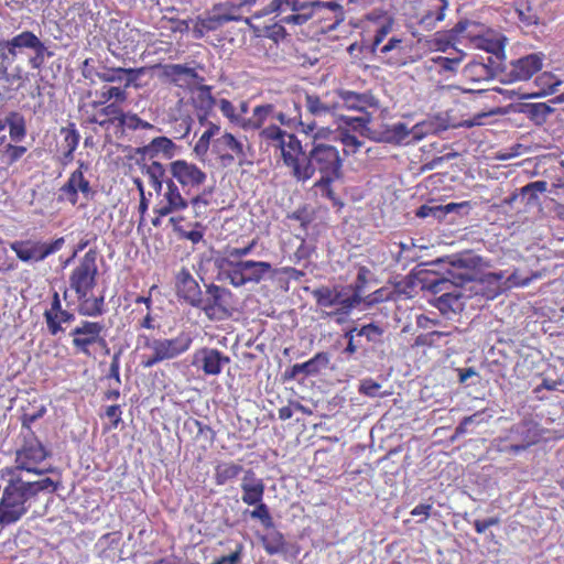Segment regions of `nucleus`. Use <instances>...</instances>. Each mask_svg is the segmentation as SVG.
I'll return each instance as SVG.
<instances>
[{
  "mask_svg": "<svg viewBox=\"0 0 564 564\" xmlns=\"http://www.w3.org/2000/svg\"><path fill=\"white\" fill-rule=\"evenodd\" d=\"M205 286V296H202V304L197 308L210 319L229 316L235 304L234 293L214 283Z\"/></svg>",
  "mask_w": 564,
  "mask_h": 564,
  "instance_id": "obj_18",
  "label": "nucleus"
},
{
  "mask_svg": "<svg viewBox=\"0 0 564 564\" xmlns=\"http://www.w3.org/2000/svg\"><path fill=\"white\" fill-rule=\"evenodd\" d=\"M178 145L167 137L153 138L148 144L139 147L134 150L137 158V165L139 166L142 175L148 180L159 175H164L166 164L160 160L172 161L176 155Z\"/></svg>",
  "mask_w": 564,
  "mask_h": 564,
  "instance_id": "obj_7",
  "label": "nucleus"
},
{
  "mask_svg": "<svg viewBox=\"0 0 564 564\" xmlns=\"http://www.w3.org/2000/svg\"><path fill=\"white\" fill-rule=\"evenodd\" d=\"M315 1L313 2H304L301 6V9L295 10L292 15L288 18L289 22H293L295 24H303L308 20H314L315 17Z\"/></svg>",
  "mask_w": 564,
  "mask_h": 564,
  "instance_id": "obj_55",
  "label": "nucleus"
},
{
  "mask_svg": "<svg viewBox=\"0 0 564 564\" xmlns=\"http://www.w3.org/2000/svg\"><path fill=\"white\" fill-rule=\"evenodd\" d=\"M304 3L302 0H272L261 13L254 14L256 18L268 15L274 12H285L288 10L295 11L301 9Z\"/></svg>",
  "mask_w": 564,
  "mask_h": 564,
  "instance_id": "obj_51",
  "label": "nucleus"
},
{
  "mask_svg": "<svg viewBox=\"0 0 564 564\" xmlns=\"http://www.w3.org/2000/svg\"><path fill=\"white\" fill-rule=\"evenodd\" d=\"M242 470L243 467L240 464L234 462L220 463L215 467V482L218 486L226 485L235 480Z\"/></svg>",
  "mask_w": 564,
  "mask_h": 564,
  "instance_id": "obj_45",
  "label": "nucleus"
},
{
  "mask_svg": "<svg viewBox=\"0 0 564 564\" xmlns=\"http://www.w3.org/2000/svg\"><path fill=\"white\" fill-rule=\"evenodd\" d=\"M457 372L458 381L460 383H465L467 386H475L480 381L479 373L473 367L457 369Z\"/></svg>",
  "mask_w": 564,
  "mask_h": 564,
  "instance_id": "obj_63",
  "label": "nucleus"
},
{
  "mask_svg": "<svg viewBox=\"0 0 564 564\" xmlns=\"http://www.w3.org/2000/svg\"><path fill=\"white\" fill-rule=\"evenodd\" d=\"M212 153L223 167H229L235 162L243 166L248 162L243 143L230 132H224L213 140Z\"/></svg>",
  "mask_w": 564,
  "mask_h": 564,
  "instance_id": "obj_19",
  "label": "nucleus"
},
{
  "mask_svg": "<svg viewBox=\"0 0 564 564\" xmlns=\"http://www.w3.org/2000/svg\"><path fill=\"white\" fill-rule=\"evenodd\" d=\"M175 292L180 301L197 308L202 304V290L188 269L182 268L175 276Z\"/></svg>",
  "mask_w": 564,
  "mask_h": 564,
  "instance_id": "obj_26",
  "label": "nucleus"
},
{
  "mask_svg": "<svg viewBox=\"0 0 564 564\" xmlns=\"http://www.w3.org/2000/svg\"><path fill=\"white\" fill-rule=\"evenodd\" d=\"M169 181L180 187L185 195L198 192L207 182L206 171L186 159H175L166 164L164 171Z\"/></svg>",
  "mask_w": 564,
  "mask_h": 564,
  "instance_id": "obj_11",
  "label": "nucleus"
},
{
  "mask_svg": "<svg viewBox=\"0 0 564 564\" xmlns=\"http://www.w3.org/2000/svg\"><path fill=\"white\" fill-rule=\"evenodd\" d=\"M254 509L250 511V517L252 519L260 520L262 524L270 525L272 522V518L270 514L269 507L263 502V500L259 503H254Z\"/></svg>",
  "mask_w": 564,
  "mask_h": 564,
  "instance_id": "obj_61",
  "label": "nucleus"
},
{
  "mask_svg": "<svg viewBox=\"0 0 564 564\" xmlns=\"http://www.w3.org/2000/svg\"><path fill=\"white\" fill-rule=\"evenodd\" d=\"M230 357L217 348L202 347L193 354L192 365L206 376H219Z\"/></svg>",
  "mask_w": 564,
  "mask_h": 564,
  "instance_id": "obj_24",
  "label": "nucleus"
},
{
  "mask_svg": "<svg viewBox=\"0 0 564 564\" xmlns=\"http://www.w3.org/2000/svg\"><path fill=\"white\" fill-rule=\"evenodd\" d=\"M377 284L375 274L369 269L359 267L355 281V308L362 306L365 310L387 300L383 289L372 290Z\"/></svg>",
  "mask_w": 564,
  "mask_h": 564,
  "instance_id": "obj_20",
  "label": "nucleus"
},
{
  "mask_svg": "<svg viewBox=\"0 0 564 564\" xmlns=\"http://www.w3.org/2000/svg\"><path fill=\"white\" fill-rule=\"evenodd\" d=\"M372 474V468L370 465H366V468L362 470H355V488L357 490V495L360 505H369L375 499L373 495V486L370 481V476Z\"/></svg>",
  "mask_w": 564,
  "mask_h": 564,
  "instance_id": "obj_39",
  "label": "nucleus"
},
{
  "mask_svg": "<svg viewBox=\"0 0 564 564\" xmlns=\"http://www.w3.org/2000/svg\"><path fill=\"white\" fill-rule=\"evenodd\" d=\"M218 108L221 111V113L229 119V121L240 128H242L243 119L241 115H238L236 111V108L234 104L225 98H221L218 102Z\"/></svg>",
  "mask_w": 564,
  "mask_h": 564,
  "instance_id": "obj_56",
  "label": "nucleus"
},
{
  "mask_svg": "<svg viewBox=\"0 0 564 564\" xmlns=\"http://www.w3.org/2000/svg\"><path fill=\"white\" fill-rule=\"evenodd\" d=\"M131 86H126V84L119 85H104L98 93V99L91 101L88 105L90 109H97L100 105L117 102V105H124L129 98L128 89Z\"/></svg>",
  "mask_w": 564,
  "mask_h": 564,
  "instance_id": "obj_36",
  "label": "nucleus"
},
{
  "mask_svg": "<svg viewBox=\"0 0 564 564\" xmlns=\"http://www.w3.org/2000/svg\"><path fill=\"white\" fill-rule=\"evenodd\" d=\"M143 347L151 349L150 355H143L141 366L143 368H152L153 366L164 361L180 357L189 350L193 345V336L189 332H181L173 338H151L142 336Z\"/></svg>",
  "mask_w": 564,
  "mask_h": 564,
  "instance_id": "obj_8",
  "label": "nucleus"
},
{
  "mask_svg": "<svg viewBox=\"0 0 564 564\" xmlns=\"http://www.w3.org/2000/svg\"><path fill=\"white\" fill-rule=\"evenodd\" d=\"M355 333L358 337H365L367 341L372 344L382 341L383 329L375 323H369L360 327L355 325Z\"/></svg>",
  "mask_w": 564,
  "mask_h": 564,
  "instance_id": "obj_53",
  "label": "nucleus"
},
{
  "mask_svg": "<svg viewBox=\"0 0 564 564\" xmlns=\"http://www.w3.org/2000/svg\"><path fill=\"white\" fill-rule=\"evenodd\" d=\"M547 183L545 181H535L523 186L521 191V200L525 205H532L538 202V194L546 191Z\"/></svg>",
  "mask_w": 564,
  "mask_h": 564,
  "instance_id": "obj_52",
  "label": "nucleus"
},
{
  "mask_svg": "<svg viewBox=\"0 0 564 564\" xmlns=\"http://www.w3.org/2000/svg\"><path fill=\"white\" fill-rule=\"evenodd\" d=\"M307 166L306 176L295 175L300 182L310 180L317 171L321 178L314 184L319 189L321 195L334 200L333 182L341 177L343 159L336 147L326 143H314L308 154L304 152V159L301 161L300 167Z\"/></svg>",
  "mask_w": 564,
  "mask_h": 564,
  "instance_id": "obj_2",
  "label": "nucleus"
},
{
  "mask_svg": "<svg viewBox=\"0 0 564 564\" xmlns=\"http://www.w3.org/2000/svg\"><path fill=\"white\" fill-rule=\"evenodd\" d=\"M220 132V127L214 122H208L207 129L199 137L194 145V152L197 155H205L212 145L215 137Z\"/></svg>",
  "mask_w": 564,
  "mask_h": 564,
  "instance_id": "obj_50",
  "label": "nucleus"
},
{
  "mask_svg": "<svg viewBox=\"0 0 564 564\" xmlns=\"http://www.w3.org/2000/svg\"><path fill=\"white\" fill-rule=\"evenodd\" d=\"M415 215L419 218L432 217L437 220H443L445 218L443 205H421L416 209Z\"/></svg>",
  "mask_w": 564,
  "mask_h": 564,
  "instance_id": "obj_59",
  "label": "nucleus"
},
{
  "mask_svg": "<svg viewBox=\"0 0 564 564\" xmlns=\"http://www.w3.org/2000/svg\"><path fill=\"white\" fill-rule=\"evenodd\" d=\"M191 422L197 429V437H203L210 445L215 442L216 432L214 431V429L212 426H209L196 419H193Z\"/></svg>",
  "mask_w": 564,
  "mask_h": 564,
  "instance_id": "obj_62",
  "label": "nucleus"
},
{
  "mask_svg": "<svg viewBox=\"0 0 564 564\" xmlns=\"http://www.w3.org/2000/svg\"><path fill=\"white\" fill-rule=\"evenodd\" d=\"M409 134H412V129L409 130L405 123L398 122L391 127H386V129L380 132L369 128V129H367V131L364 135H367L377 141L399 144L403 140H405V138Z\"/></svg>",
  "mask_w": 564,
  "mask_h": 564,
  "instance_id": "obj_38",
  "label": "nucleus"
},
{
  "mask_svg": "<svg viewBox=\"0 0 564 564\" xmlns=\"http://www.w3.org/2000/svg\"><path fill=\"white\" fill-rule=\"evenodd\" d=\"M24 48L34 52L29 58L33 69H40L45 58L52 56V52L47 51L45 44L32 31H23L9 40L0 39V79L7 78L9 67Z\"/></svg>",
  "mask_w": 564,
  "mask_h": 564,
  "instance_id": "obj_5",
  "label": "nucleus"
},
{
  "mask_svg": "<svg viewBox=\"0 0 564 564\" xmlns=\"http://www.w3.org/2000/svg\"><path fill=\"white\" fill-rule=\"evenodd\" d=\"M352 97L351 91H327L319 96L316 94L305 95V106L313 116H323L328 112H334L346 105Z\"/></svg>",
  "mask_w": 564,
  "mask_h": 564,
  "instance_id": "obj_23",
  "label": "nucleus"
},
{
  "mask_svg": "<svg viewBox=\"0 0 564 564\" xmlns=\"http://www.w3.org/2000/svg\"><path fill=\"white\" fill-rule=\"evenodd\" d=\"M240 487L242 490L241 500L247 506L259 503L263 500L265 485L263 479L258 478L253 470L248 469L245 471Z\"/></svg>",
  "mask_w": 564,
  "mask_h": 564,
  "instance_id": "obj_34",
  "label": "nucleus"
},
{
  "mask_svg": "<svg viewBox=\"0 0 564 564\" xmlns=\"http://www.w3.org/2000/svg\"><path fill=\"white\" fill-rule=\"evenodd\" d=\"M542 437V431L533 420H522L513 424L508 433L507 441L512 444V454H519L536 444Z\"/></svg>",
  "mask_w": 564,
  "mask_h": 564,
  "instance_id": "obj_22",
  "label": "nucleus"
},
{
  "mask_svg": "<svg viewBox=\"0 0 564 564\" xmlns=\"http://www.w3.org/2000/svg\"><path fill=\"white\" fill-rule=\"evenodd\" d=\"M245 21L251 24L249 18H243L239 12V6H235L232 1H224L215 3L204 15L197 17L194 26L193 35L195 39H203L207 33L220 30L229 22Z\"/></svg>",
  "mask_w": 564,
  "mask_h": 564,
  "instance_id": "obj_10",
  "label": "nucleus"
},
{
  "mask_svg": "<svg viewBox=\"0 0 564 564\" xmlns=\"http://www.w3.org/2000/svg\"><path fill=\"white\" fill-rule=\"evenodd\" d=\"M274 106L271 104L256 106L250 118H245L243 130H258L262 128L269 117L273 116Z\"/></svg>",
  "mask_w": 564,
  "mask_h": 564,
  "instance_id": "obj_43",
  "label": "nucleus"
},
{
  "mask_svg": "<svg viewBox=\"0 0 564 564\" xmlns=\"http://www.w3.org/2000/svg\"><path fill=\"white\" fill-rule=\"evenodd\" d=\"M43 316L47 329L53 336L63 330L62 324H69L75 321V314L62 307L59 293L57 291L53 292L51 305L45 310Z\"/></svg>",
  "mask_w": 564,
  "mask_h": 564,
  "instance_id": "obj_30",
  "label": "nucleus"
},
{
  "mask_svg": "<svg viewBox=\"0 0 564 564\" xmlns=\"http://www.w3.org/2000/svg\"><path fill=\"white\" fill-rule=\"evenodd\" d=\"M64 245V237L51 240L30 237L12 241L10 243V249L15 253V257L20 261L24 263H39L61 251Z\"/></svg>",
  "mask_w": 564,
  "mask_h": 564,
  "instance_id": "obj_12",
  "label": "nucleus"
},
{
  "mask_svg": "<svg viewBox=\"0 0 564 564\" xmlns=\"http://www.w3.org/2000/svg\"><path fill=\"white\" fill-rule=\"evenodd\" d=\"M193 104L197 110L203 112L204 117L208 116L217 104L212 94V87L207 85L199 86L193 97Z\"/></svg>",
  "mask_w": 564,
  "mask_h": 564,
  "instance_id": "obj_46",
  "label": "nucleus"
},
{
  "mask_svg": "<svg viewBox=\"0 0 564 564\" xmlns=\"http://www.w3.org/2000/svg\"><path fill=\"white\" fill-rule=\"evenodd\" d=\"M26 152L28 148L24 145L7 143L1 153V161L6 165L11 166L20 161Z\"/></svg>",
  "mask_w": 564,
  "mask_h": 564,
  "instance_id": "obj_54",
  "label": "nucleus"
},
{
  "mask_svg": "<svg viewBox=\"0 0 564 564\" xmlns=\"http://www.w3.org/2000/svg\"><path fill=\"white\" fill-rule=\"evenodd\" d=\"M449 128L447 116L437 115L431 119L416 123L412 128L413 138L423 139L427 134H437Z\"/></svg>",
  "mask_w": 564,
  "mask_h": 564,
  "instance_id": "obj_40",
  "label": "nucleus"
},
{
  "mask_svg": "<svg viewBox=\"0 0 564 564\" xmlns=\"http://www.w3.org/2000/svg\"><path fill=\"white\" fill-rule=\"evenodd\" d=\"M166 175H159L149 178V185L156 193L158 200L155 203V212L162 214H176L187 209L186 196L183 191L174 184V181H169Z\"/></svg>",
  "mask_w": 564,
  "mask_h": 564,
  "instance_id": "obj_15",
  "label": "nucleus"
},
{
  "mask_svg": "<svg viewBox=\"0 0 564 564\" xmlns=\"http://www.w3.org/2000/svg\"><path fill=\"white\" fill-rule=\"evenodd\" d=\"M379 109L378 100L371 94H356L355 93V112L358 111L361 115L355 116V131L360 130L364 135L369 129L367 127L371 121V117Z\"/></svg>",
  "mask_w": 564,
  "mask_h": 564,
  "instance_id": "obj_31",
  "label": "nucleus"
},
{
  "mask_svg": "<svg viewBox=\"0 0 564 564\" xmlns=\"http://www.w3.org/2000/svg\"><path fill=\"white\" fill-rule=\"evenodd\" d=\"M32 503L21 486V478L9 480L0 498V529L18 523L29 512Z\"/></svg>",
  "mask_w": 564,
  "mask_h": 564,
  "instance_id": "obj_9",
  "label": "nucleus"
},
{
  "mask_svg": "<svg viewBox=\"0 0 564 564\" xmlns=\"http://www.w3.org/2000/svg\"><path fill=\"white\" fill-rule=\"evenodd\" d=\"M52 455L50 448L43 444L34 431H26L19 434V445L14 455V469L26 471L33 475H44L53 471V467L44 466V463Z\"/></svg>",
  "mask_w": 564,
  "mask_h": 564,
  "instance_id": "obj_6",
  "label": "nucleus"
},
{
  "mask_svg": "<svg viewBox=\"0 0 564 564\" xmlns=\"http://www.w3.org/2000/svg\"><path fill=\"white\" fill-rule=\"evenodd\" d=\"M86 121L90 124H98L104 130H113L117 139H123L129 131L150 130L154 126L143 120L137 113L124 111L121 105L109 102L100 105L97 109L86 110Z\"/></svg>",
  "mask_w": 564,
  "mask_h": 564,
  "instance_id": "obj_3",
  "label": "nucleus"
},
{
  "mask_svg": "<svg viewBox=\"0 0 564 564\" xmlns=\"http://www.w3.org/2000/svg\"><path fill=\"white\" fill-rule=\"evenodd\" d=\"M212 188H204L202 192L196 193L191 198L186 197L187 208L191 206L196 218L205 217L206 209L210 205L209 196Z\"/></svg>",
  "mask_w": 564,
  "mask_h": 564,
  "instance_id": "obj_48",
  "label": "nucleus"
},
{
  "mask_svg": "<svg viewBox=\"0 0 564 564\" xmlns=\"http://www.w3.org/2000/svg\"><path fill=\"white\" fill-rule=\"evenodd\" d=\"M105 325L100 322L82 321L69 332L72 346L76 354L87 358L94 356L97 348H106L107 341L104 336Z\"/></svg>",
  "mask_w": 564,
  "mask_h": 564,
  "instance_id": "obj_16",
  "label": "nucleus"
},
{
  "mask_svg": "<svg viewBox=\"0 0 564 564\" xmlns=\"http://www.w3.org/2000/svg\"><path fill=\"white\" fill-rule=\"evenodd\" d=\"M160 79L180 88H187L203 79L193 67L183 64H158Z\"/></svg>",
  "mask_w": 564,
  "mask_h": 564,
  "instance_id": "obj_25",
  "label": "nucleus"
},
{
  "mask_svg": "<svg viewBox=\"0 0 564 564\" xmlns=\"http://www.w3.org/2000/svg\"><path fill=\"white\" fill-rule=\"evenodd\" d=\"M272 270L269 262L254 260L228 261L221 274L232 286L259 283Z\"/></svg>",
  "mask_w": 564,
  "mask_h": 564,
  "instance_id": "obj_17",
  "label": "nucleus"
},
{
  "mask_svg": "<svg viewBox=\"0 0 564 564\" xmlns=\"http://www.w3.org/2000/svg\"><path fill=\"white\" fill-rule=\"evenodd\" d=\"M329 364V355L327 352H317L310 360L302 364H294L284 372L285 380H294L299 375L315 376L323 369H326Z\"/></svg>",
  "mask_w": 564,
  "mask_h": 564,
  "instance_id": "obj_33",
  "label": "nucleus"
},
{
  "mask_svg": "<svg viewBox=\"0 0 564 564\" xmlns=\"http://www.w3.org/2000/svg\"><path fill=\"white\" fill-rule=\"evenodd\" d=\"M510 70L506 77H500L501 83L528 80L542 67V57L539 54H529L510 63Z\"/></svg>",
  "mask_w": 564,
  "mask_h": 564,
  "instance_id": "obj_29",
  "label": "nucleus"
},
{
  "mask_svg": "<svg viewBox=\"0 0 564 564\" xmlns=\"http://www.w3.org/2000/svg\"><path fill=\"white\" fill-rule=\"evenodd\" d=\"M259 137L267 148L273 151L274 155H280L293 177L307 175L308 167H300L301 161L304 159V151L295 134L282 130L276 124H270L260 131Z\"/></svg>",
  "mask_w": 564,
  "mask_h": 564,
  "instance_id": "obj_4",
  "label": "nucleus"
},
{
  "mask_svg": "<svg viewBox=\"0 0 564 564\" xmlns=\"http://www.w3.org/2000/svg\"><path fill=\"white\" fill-rule=\"evenodd\" d=\"M424 263L419 264L415 269H413V276L417 279L419 284H421V289L424 291H429L432 294H454L457 292H462L460 289L464 288L463 284H458V282L449 276L446 273V270L438 274L432 270L421 269L420 267Z\"/></svg>",
  "mask_w": 564,
  "mask_h": 564,
  "instance_id": "obj_21",
  "label": "nucleus"
},
{
  "mask_svg": "<svg viewBox=\"0 0 564 564\" xmlns=\"http://www.w3.org/2000/svg\"><path fill=\"white\" fill-rule=\"evenodd\" d=\"M57 197L58 202H67L72 206H76L79 198V193L88 198L93 195V188L89 180L78 173H70L67 181L61 186Z\"/></svg>",
  "mask_w": 564,
  "mask_h": 564,
  "instance_id": "obj_28",
  "label": "nucleus"
},
{
  "mask_svg": "<svg viewBox=\"0 0 564 564\" xmlns=\"http://www.w3.org/2000/svg\"><path fill=\"white\" fill-rule=\"evenodd\" d=\"M314 23L321 33H328L344 20L341 7L336 1H315Z\"/></svg>",
  "mask_w": 564,
  "mask_h": 564,
  "instance_id": "obj_27",
  "label": "nucleus"
},
{
  "mask_svg": "<svg viewBox=\"0 0 564 564\" xmlns=\"http://www.w3.org/2000/svg\"><path fill=\"white\" fill-rule=\"evenodd\" d=\"M59 132L63 135V142L61 145V154L58 155L57 161L63 166H66L74 160V153L78 148L80 134L74 122H69L66 127H62Z\"/></svg>",
  "mask_w": 564,
  "mask_h": 564,
  "instance_id": "obj_35",
  "label": "nucleus"
},
{
  "mask_svg": "<svg viewBox=\"0 0 564 564\" xmlns=\"http://www.w3.org/2000/svg\"><path fill=\"white\" fill-rule=\"evenodd\" d=\"M181 220H183V217L172 216L170 217L169 223L173 227V229L175 231L181 232V235L184 238L191 240L194 243L199 242L203 239V232L199 230L182 231L181 228L178 227Z\"/></svg>",
  "mask_w": 564,
  "mask_h": 564,
  "instance_id": "obj_60",
  "label": "nucleus"
},
{
  "mask_svg": "<svg viewBox=\"0 0 564 564\" xmlns=\"http://www.w3.org/2000/svg\"><path fill=\"white\" fill-rule=\"evenodd\" d=\"M441 263H447L448 268L446 269V273L455 279L458 284H463L465 286L467 283L477 280L479 268L482 264V258L474 254L473 251L467 250L438 258L429 264L440 265Z\"/></svg>",
  "mask_w": 564,
  "mask_h": 564,
  "instance_id": "obj_14",
  "label": "nucleus"
},
{
  "mask_svg": "<svg viewBox=\"0 0 564 564\" xmlns=\"http://www.w3.org/2000/svg\"><path fill=\"white\" fill-rule=\"evenodd\" d=\"M478 58L485 64V67L492 73V78L501 75L506 77L507 66L503 63L505 58L496 59L495 55H487L486 57L478 56Z\"/></svg>",
  "mask_w": 564,
  "mask_h": 564,
  "instance_id": "obj_57",
  "label": "nucleus"
},
{
  "mask_svg": "<svg viewBox=\"0 0 564 564\" xmlns=\"http://www.w3.org/2000/svg\"><path fill=\"white\" fill-rule=\"evenodd\" d=\"M21 486H23L32 502H35L40 492L54 494L57 491L61 486V481L53 480L50 477L41 478L35 481H24L21 479Z\"/></svg>",
  "mask_w": 564,
  "mask_h": 564,
  "instance_id": "obj_42",
  "label": "nucleus"
},
{
  "mask_svg": "<svg viewBox=\"0 0 564 564\" xmlns=\"http://www.w3.org/2000/svg\"><path fill=\"white\" fill-rule=\"evenodd\" d=\"M142 73V68L102 66L96 72V76L105 84H126V86H132Z\"/></svg>",
  "mask_w": 564,
  "mask_h": 564,
  "instance_id": "obj_32",
  "label": "nucleus"
},
{
  "mask_svg": "<svg viewBox=\"0 0 564 564\" xmlns=\"http://www.w3.org/2000/svg\"><path fill=\"white\" fill-rule=\"evenodd\" d=\"M463 293L457 292L454 294H441L435 297L431 303L442 313L449 312L457 313L463 311L464 303L462 302Z\"/></svg>",
  "mask_w": 564,
  "mask_h": 564,
  "instance_id": "obj_44",
  "label": "nucleus"
},
{
  "mask_svg": "<svg viewBox=\"0 0 564 564\" xmlns=\"http://www.w3.org/2000/svg\"><path fill=\"white\" fill-rule=\"evenodd\" d=\"M313 296L319 307L330 308L328 314L334 315L337 323L346 321L352 311L351 285L321 286L313 291Z\"/></svg>",
  "mask_w": 564,
  "mask_h": 564,
  "instance_id": "obj_13",
  "label": "nucleus"
},
{
  "mask_svg": "<svg viewBox=\"0 0 564 564\" xmlns=\"http://www.w3.org/2000/svg\"><path fill=\"white\" fill-rule=\"evenodd\" d=\"M7 121L10 139L15 143L21 142L26 135V126L23 116L18 112H10L7 117Z\"/></svg>",
  "mask_w": 564,
  "mask_h": 564,
  "instance_id": "obj_47",
  "label": "nucleus"
},
{
  "mask_svg": "<svg viewBox=\"0 0 564 564\" xmlns=\"http://www.w3.org/2000/svg\"><path fill=\"white\" fill-rule=\"evenodd\" d=\"M46 412V408L44 405H41L36 411H25L21 415V431L20 433L25 434L26 431H33L32 424L41 419Z\"/></svg>",
  "mask_w": 564,
  "mask_h": 564,
  "instance_id": "obj_58",
  "label": "nucleus"
},
{
  "mask_svg": "<svg viewBox=\"0 0 564 564\" xmlns=\"http://www.w3.org/2000/svg\"><path fill=\"white\" fill-rule=\"evenodd\" d=\"M465 77L469 78L473 82L480 80H490L492 78V73L485 67V64L479 59L475 58L469 62L463 70Z\"/></svg>",
  "mask_w": 564,
  "mask_h": 564,
  "instance_id": "obj_49",
  "label": "nucleus"
},
{
  "mask_svg": "<svg viewBox=\"0 0 564 564\" xmlns=\"http://www.w3.org/2000/svg\"><path fill=\"white\" fill-rule=\"evenodd\" d=\"M98 251L89 249L69 273V289L75 292L78 313L83 316L97 317L105 312V296H94L98 279Z\"/></svg>",
  "mask_w": 564,
  "mask_h": 564,
  "instance_id": "obj_1",
  "label": "nucleus"
},
{
  "mask_svg": "<svg viewBox=\"0 0 564 564\" xmlns=\"http://www.w3.org/2000/svg\"><path fill=\"white\" fill-rule=\"evenodd\" d=\"M105 415L110 420V425L106 429V431L115 430L122 422V411L121 406L118 404H112L106 408Z\"/></svg>",
  "mask_w": 564,
  "mask_h": 564,
  "instance_id": "obj_64",
  "label": "nucleus"
},
{
  "mask_svg": "<svg viewBox=\"0 0 564 564\" xmlns=\"http://www.w3.org/2000/svg\"><path fill=\"white\" fill-rule=\"evenodd\" d=\"M543 82V85L546 86V88H543L540 91L531 93V94H518L516 90H507L502 88H495V90L499 94L505 95L509 99H513L516 96L519 99H533V98H542L545 97L549 94H554L557 91V87L561 85L560 80H553V78L550 75L544 74L543 76L539 77L536 79V83Z\"/></svg>",
  "mask_w": 564,
  "mask_h": 564,
  "instance_id": "obj_41",
  "label": "nucleus"
},
{
  "mask_svg": "<svg viewBox=\"0 0 564 564\" xmlns=\"http://www.w3.org/2000/svg\"><path fill=\"white\" fill-rule=\"evenodd\" d=\"M513 111L525 115L535 126H543L554 112V108L545 102H520L513 106Z\"/></svg>",
  "mask_w": 564,
  "mask_h": 564,
  "instance_id": "obj_37",
  "label": "nucleus"
}]
</instances>
